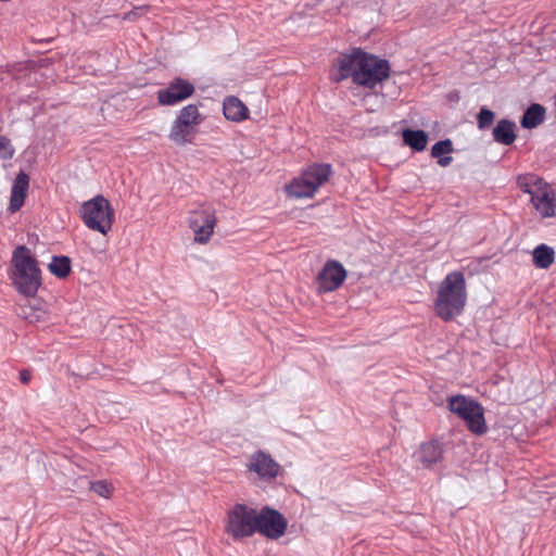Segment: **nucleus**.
Masks as SVG:
<instances>
[{
  "mask_svg": "<svg viewBox=\"0 0 556 556\" xmlns=\"http://www.w3.org/2000/svg\"><path fill=\"white\" fill-rule=\"evenodd\" d=\"M365 54L366 52L359 48H354L349 53H341L337 61L338 73L333 75L332 80L340 83L351 77L354 81L355 73H357V67L363 62Z\"/></svg>",
  "mask_w": 556,
  "mask_h": 556,
  "instance_id": "15",
  "label": "nucleus"
},
{
  "mask_svg": "<svg viewBox=\"0 0 556 556\" xmlns=\"http://www.w3.org/2000/svg\"><path fill=\"white\" fill-rule=\"evenodd\" d=\"M330 175V164H313L286 186V192L296 199L312 198Z\"/></svg>",
  "mask_w": 556,
  "mask_h": 556,
  "instance_id": "6",
  "label": "nucleus"
},
{
  "mask_svg": "<svg viewBox=\"0 0 556 556\" xmlns=\"http://www.w3.org/2000/svg\"><path fill=\"white\" fill-rule=\"evenodd\" d=\"M517 186L530 195V203L542 218L556 215V193L552 186L534 174L519 175Z\"/></svg>",
  "mask_w": 556,
  "mask_h": 556,
  "instance_id": "3",
  "label": "nucleus"
},
{
  "mask_svg": "<svg viewBox=\"0 0 556 556\" xmlns=\"http://www.w3.org/2000/svg\"><path fill=\"white\" fill-rule=\"evenodd\" d=\"M224 116L232 122H241L248 117V108L237 97H227L223 104Z\"/></svg>",
  "mask_w": 556,
  "mask_h": 556,
  "instance_id": "18",
  "label": "nucleus"
},
{
  "mask_svg": "<svg viewBox=\"0 0 556 556\" xmlns=\"http://www.w3.org/2000/svg\"><path fill=\"white\" fill-rule=\"evenodd\" d=\"M532 257L535 267L546 269L554 263L555 252L553 248L542 243L533 250Z\"/></svg>",
  "mask_w": 556,
  "mask_h": 556,
  "instance_id": "23",
  "label": "nucleus"
},
{
  "mask_svg": "<svg viewBox=\"0 0 556 556\" xmlns=\"http://www.w3.org/2000/svg\"><path fill=\"white\" fill-rule=\"evenodd\" d=\"M31 379V372L28 369H23L20 371V380L22 383L27 384Z\"/></svg>",
  "mask_w": 556,
  "mask_h": 556,
  "instance_id": "30",
  "label": "nucleus"
},
{
  "mask_svg": "<svg viewBox=\"0 0 556 556\" xmlns=\"http://www.w3.org/2000/svg\"><path fill=\"white\" fill-rule=\"evenodd\" d=\"M345 278L344 266L338 261L328 260L317 276V290L319 293L332 292L342 286Z\"/></svg>",
  "mask_w": 556,
  "mask_h": 556,
  "instance_id": "13",
  "label": "nucleus"
},
{
  "mask_svg": "<svg viewBox=\"0 0 556 556\" xmlns=\"http://www.w3.org/2000/svg\"><path fill=\"white\" fill-rule=\"evenodd\" d=\"M194 86L187 79L175 77L165 88L157 90L156 98L161 105H176L194 93Z\"/></svg>",
  "mask_w": 556,
  "mask_h": 556,
  "instance_id": "12",
  "label": "nucleus"
},
{
  "mask_svg": "<svg viewBox=\"0 0 556 556\" xmlns=\"http://www.w3.org/2000/svg\"><path fill=\"white\" fill-rule=\"evenodd\" d=\"M256 509L245 504H235L225 518V532L235 541L255 533Z\"/></svg>",
  "mask_w": 556,
  "mask_h": 556,
  "instance_id": "8",
  "label": "nucleus"
},
{
  "mask_svg": "<svg viewBox=\"0 0 556 556\" xmlns=\"http://www.w3.org/2000/svg\"><path fill=\"white\" fill-rule=\"evenodd\" d=\"M90 490L104 498H109L112 495L113 488L109 482L99 480L90 483Z\"/></svg>",
  "mask_w": 556,
  "mask_h": 556,
  "instance_id": "27",
  "label": "nucleus"
},
{
  "mask_svg": "<svg viewBox=\"0 0 556 556\" xmlns=\"http://www.w3.org/2000/svg\"><path fill=\"white\" fill-rule=\"evenodd\" d=\"M544 118L545 108L539 103H533L523 113L520 124L526 129H532L542 124Z\"/></svg>",
  "mask_w": 556,
  "mask_h": 556,
  "instance_id": "20",
  "label": "nucleus"
},
{
  "mask_svg": "<svg viewBox=\"0 0 556 556\" xmlns=\"http://www.w3.org/2000/svg\"><path fill=\"white\" fill-rule=\"evenodd\" d=\"M466 280L462 271H452L440 283L434 301L435 314L444 321L459 316L466 305Z\"/></svg>",
  "mask_w": 556,
  "mask_h": 556,
  "instance_id": "1",
  "label": "nucleus"
},
{
  "mask_svg": "<svg viewBox=\"0 0 556 556\" xmlns=\"http://www.w3.org/2000/svg\"><path fill=\"white\" fill-rule=\"evenodd\" d=\"M14 155V148L9 138L0 136V159L8 161Z\"/></svg>",
  "mask_w": 556,
  "mask_h": 556,
  "instance_id": "28",
  "label": "nucleus"
},
{
  "mask_svg": "<svg viewBox=\"0 0 556 556\" xmlns=\"http://www.w3.org/2000/svg\"><path fill=\"white\" fill-rule=\"evenodd\" d=\"M495 114L490 109L483 106L481 108L478 117V128L479 129H488L494 122Z\"/></svg>",
  "mask_w": 556,
  "mask_h": 556,
  "instance_id": "26",
  "label": "nucleus"
},
{
  "mask_svg": "<svg viewBox=\"0 0 556 556\" xmlns=\"http://www.w3.org/2000/svg\"><path fill=\"white\" fill-rule=\"evenodd\" d=\"M288 528L286 517L269 506L256 509L255 533H260L269 540H278L285 535Z\"/></svg>",
  "mask_w": 556,
  "mask_h": 556,
  "instance_id": "11",
  "label": "nucleus"
},
{
  "mask_svg": "<svg viewBox=\"0 0 556 556\" xmlns=\"http://www.w3.org/2000/svg\"><path fill=\"white\" fill-rule=\"evenodd\" d=\"M49 270L58 278H66L71 273V260L67 256H53L50 264Z\"/></svg>",
  "mask_w": 556,
  "mask_h": 556,
  "instance_id": "24",
  "label": "nucleus"
},
{
  "mask_svg": "<svg viewBox=\"0 0 556 556\" xmlns=\"http://www.w3.org/2000/svg\"><path fill=\"white\" fill-rule=\"evenodd\" d=\"M189 227L194 232V241L205 244L210 241L217 224L216 212L210 204H201L188 217Z\"/></svg>",
  "mask_w": 556,
  "mask_h": 556,
  "instance_id": "10",
  "label": "nucleus"
},
{
  "mask_svg": "<svg viewBox=\"0 0 556 556\" xmlns=\"http://www.w3.org/2000/svg\"><path fill=\"white\" fill-rule=\"evenodd\" d=\"M416 458L425 468H431L443 458L442 444L438 440L422 443L416 453Z\"/></svg>",
  "mask_w": 556,
  "mask_h": 556,
  "instance_id": "16",
  "label": "nucleus"
},
{
  "mask_svg": "<svg viewBox=\"0 0 556 556\" xmlns=\"http://www.w3.org/2000/svg\"><path fill=\"white\" fill-rule=\"evenodd\" d=\"M202 123V115L198 105L188 104L177 114L170 126L168 138L177 146L191 143L198 134V126Z\"/></svg>",
  "mask_w": 556,
  "mask_h": 556,
  "instance_id": "7",
  "label": "nucleus"
},
{
  "mask_svg": "<svg viewBox=\"0 0 556 556\" xmlns=\"http://www.w3.org/2000/svg\"><path fill=\"white\" fill-rule=\"evenodd\" d=\"M357 70L354 84L369 89L375 88L390 76V64L388 60L379 59L367 52L365 56H363V62L359 63Z\"/></svg>",
  "mask_w": 556,
  "mask_h": 556,
  "instance_id": "9",
  "label": "nucleus"
},
{
  "mask_svg": "<svg viewBox=\"0 0 556 556\" xmlns=\"http://www.w3.org/2000/svg\"><path fill=\"white\" fill-rule=\"evenodd\" d=\"M12 280L16 290L25 296H35L41 286V270L30 249L18 245L12 254Z\"/></svg>",
  "mask_w": 556,
  "mask_h": 556,
  "instance_id": "2",
  "label": "nucleus"
},
{
  "mask_svg": "<svg viewBox=\"0 0 556 556\" xmlns=\"http://www.w3.org/2000/svg\"><path fill=\"white\" fill-rule=\"evenodd\" d=\"M28 186L29 177L25 173L21 172L16 176L11 189V197L9 203V211L11 213L18 211L23 206L28 190Z\"/></svg>",
  "mask_w": 556,
  "mask_h": 556,
  "instance_id": "17",
  "label": "nucleus"
},
{
  "mask_svg": "<svg viewBox=\"0 0 556 556\" xmlns=\"http://www.w3.org/2000/svg\"><path fill=\"white\" fill-rule=\"evenodd\" d=\"M515 128L514 122L500 119L492 131L494 141L503 146H510L516 139Z\"/></svg>",
  "mask_w": 556,
  "mask_h": 556,
  "instance_id": "19",
  "label": "nucleus"
},
{
  "mask_svg": "<svg viewBox=\"0 0 556 556\" xmlns=\"http://www.w3.org/2000/svg\"><path fill=\"white\" fill-rule=\"evenodd\" d=\"M79 216L87 228L105 236L112 229L115 213L110 201L98 194L81 203Z\"/></svg>",
  "mask_w": 556,
  "mask_h": 556,
  "instance_id": "4",
  "label": "nucleus"
},
{
  "mask_svg": "<svg viewBox=\"0 0 556 556\" xmlns=\"http://www.w3.org/2000/svg\"><path fill=\"white\" fill-rule=\"evenodd\" d=\"M40 311L36 309L29 304L20 305L17 314L30 324H35L40 320Z\"/></svg>",
  "mask_w": 556,
  "mask_h": 556,
  "instance_id": "25",
  "label": "nucleus"
},
{
  "mask_svg": "<svg viewBox=\"0 0 556 556\" xmlns=\"http://www.w3.org/2000/svg\"><path fill=\"white\" fill-rule=\"evenodd\" d=\"M447 408L465 421L471 433L482 435L488 431L484 408L478 401L463 394H456L447 399Z\"/></svg>",
  "mask_w": 556,
  "mask_h": 556,
  "instance_id": "5",
  "label": "nucleus"
},
{
  "mask_svg": "<svg viewBox=\"0 0 556 556\" xmlns=\"http://www.w3.org/2000/svg\"><path fill=\"white\" fill-rule=\"evenodd\" d=\"M453 142L451 139H444L435 142L431 148V156L438 159V164L442 167L448 166L453 157L445 155L453 152Z\"/></svg>",
  "mask_w": 556,
  "mask_h": 556,
  "instance_id": "21",
  "label": "nucleus"
},
{
  "mask_svg": "<svg viewBox=\"0 0 556 556\" xmlns=\"http://www.w3.org/2000/svg\"><path fill=\"white\" fill-rule=\"evenodd\" d=\"M247 468L249 471L255 472L265 482L275 480L280 471V465L271 455L263 451H256L251 455Z\"/></svg>",
  "mask_w": 556,
  "mask_h": 556,
  "instance_id": "14",
  "label": "nucleus"
},
{
  "mask_svg": "<svg viewBox=\"0 0 556 556\" xmlns=\"http://www.w3.org/2000/svg\"><path fill=\"white\" fill-rule=\"evenodd\" d=\"M143 8H136L134 11L127 12L123 15L124 21H135L139 15V12L142 11Z\"/></svg>",
  "mask_w": 556,
  "mask_h": 556,
  "instance_id": "29",
  "label": "nucleus"
},
{
  "mask_svg": "<svg viewBox=\"0 0 556 556\" xmlns=\"http://www.w3.org/2000/svg\"><path fill=\"white\" fill-rule=\"evenodd\" d=\"M403 141L413 150L421 152L427 148L428 135L425 130L421 129H405L403 131Z\"/></svg>",
  "mask_w": 556,
  "mask_h": 556,
  "instance_id": "22",
  "label": "nucleus"
}]
</instances>
